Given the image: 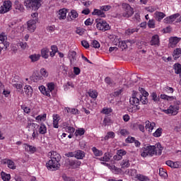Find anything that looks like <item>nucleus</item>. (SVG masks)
Listing matches in <instances>:
<instances>
[{
	"label": "nucleus",
	"instance_id": "1",
	"mask_svg": "<svg viewBox=\"0 0 181 181\" xmlns=\"http://www.w3.org/2000/svg\"><path fill=\"white\" fill-rule=\"evenodd\" d=\"M49 156L50 159L46 163V168L48 170H52L54 172L60 169V160H62V156L59 154L57 151H51L49 153Z\"/></svg>",
	"mask_w": 181,
	"mask_h": 181
},
{
	"label": "nucleus",
	"instance_id": "2",
	"mask_svg": "<svg viewBox=\"0 0 181 181\" xmlns=\"http://www.w3.org/2000/svg\"><path fill=\"white\" fill-rule=\"evenodd\" d=\"M163 147L160 143H158L156 146H147L142 148L141 156L146 158V156H154V155H162Z\"/></svg>",
	"mask_w": 181,
	"mask_h": 181
},
{
	"label": "nucleus",
	"instance_id": "3",
	"mask_svg": "<svg viewBox=\"0 0 181 181\" xmlns=\"http://www.w3.org/2000/svg\"><path fill=\"white\" fill-rule=\"evenodd\" d=\"M24 4L28 9L37 11L42 6V0H25Z\"/></svg>",
	"mask_w": 181,
	"mask_h": 181
},
{
	"label": "nucleus",
	"instance_id": "4",
	"mask_svg": "<svg viewBox=\"0 0 181 181\" xmlns=\"http://www.w3.org/2000/svg\"><path fill=\"white\" fill-rule=\"evenodd\" d=\"M122 8L123 9V13H122V16L123 18H131L132 15H134V8H132V6L127 4V3H123L122 4Z\"/></svg>",
	"mask_w": 181,
	"mask_h": 181
},
{
	"label": "nucleus",
	"instance_id": "5",
	"mask_svg": "<svg viewBox=\"0 0 181 181\" xmlns=\"http://www.w3.org/2000/svg\"><path fill=\"white\" fill-rule=\"evenodd\" d=\"M138 97H139V95H138V92L134 91L132 97L129 99V103L131 104V105L136 107L137 110H141V106L139 105L140 100Z\"/></svg>",
	"mask_w": 181,
	"mask_h": 181
},
{
	"label": "nucleus",
	"instance_id": "6",
	"mask_svg": "<svg viewBox=\"0 0 181 181\" xmlns=\"http://www.w3.org/2000/svg\"><path fill=\"white\" fill-rule=\"evenodd\" d=\"M180 107L177 105H170L169 107L166 110H163L162 112L167 115H177L179 114Z\"/></svg>",
	"mask_w": 181,
	"mask_h": 181
},
{
	"label": "nucleus",
	"instance_id": "7",
	"mask_svg": "<svg viewBox=\"0 0 181 181\" xmlns=\"http://www.w3.org/2000/svg\"><path fill=\"white\" fill-rule=\"evenodd\" d=\"M96 28L99 30H102L103 32H105L107 30H110V24L107 23L105 21L96 19Z\"/></svg>",
	"mask_w": 181,
	"mask_h": 181
},
{
	"label": "nucleus",
	"instance_id": "8",
	"mask_svg": "<svg viewBox=\"0 0 181 181\" xmlns=\"http://www.w3.org/2000/svg\"><path fill=\"white\" fill-rule=\"evenodd\" d=\"M12 8V2L11 1H6L4 2L3 6L0 7V13H6L9 12Z\"/></svg>",
	"mask_w": 181,
	"mask_h": 181
},
{
	"label": "nucleus",
	"instance_id": "9",
	"mask_svg": "<svg viewBox=\"0 0 181 181\" xmlns=\"http://www.w3.org/2000/svg\"><path fill=\"white\" fill-rule=\"evenodd\" d=\"M69 59L70 60L71 66H76L77 63V53L75 51H69Z\"/></svg>",
	"mask_w": 181,
	"mask_h": 181
},
{
	"label": "nucleus",
	"instance_id": "10",
	"mask_svg": "<svg viewBox=\"0 0 181 181\" xmlns=\"http://www.w3.org/2000/svg\"><path fill=\"white\" fill-rule=\"evenodd\" d=\"M36 23H37V21H36V20H30L27 22V29L31 33L36 30Z\"/></svg>",
	"mask_w": 181,
	"mask_h": 181
},
{
	"label": "nucleus",
	"instance_id": "11",
	"mask_svg": "<svg viewBox=\"0 0 181 181\" xmlns=\"http://www.w3.org/2000/svg\"><path fill=\"white\" fill-rule=\"evenodd\" d=\"M13 8H14V11L16 12H18V13H21L22 12H24L25 11V7H23V4H22V3H21L19 1L16 0L14 2L13 4Z\"/></svg>",
	"mask_w": 181,
	"mask_h": 181
},
{
	"label": "nucleus",
	"instance_id": "12",
	"mask_svg": "<svg viewBox=\"0 0 181 181\" xmlns=\"http://www.w3.org/2000/svg\"><path fill=\"white\" fill-rule=\"evenodd\" d=\"M151 45V46H155L156 47L160 46V38H159V35L156 34L152 36Z\"/></svg>",
	"mask_w": 181,
	"mask_h": 181
},
{
	"label": "nucleus",
	"instance_id": "13",
	"mask_svg": "<svg viewBox=\"0 0 181 181\" xmlns=\"http://www.w3.org/2000/svg\"><path fill=\"white\" fill-rule=\"evenodd\" d=\"M179 16H180V14H179V13H175V14L171 15L168 17H166L163 20V22H164V23H173V22H175V21H176V18H179Z\"/></svg>",
	"mask_w": 181,
	"mask_h": 181
},
{
	"label": "nucleus",
	"instance_id": "14",
	"mask_svg": "<svg viewBox=\"0 0 181 181\" xmlns=\"http://www.w3.org/2000/svg\"><path fill=\"white\" fill-rule=\"evenodd\" d=\"M68 165L71 169H77V168L81 165V161L78 160H69Z\"/></svg>",
	"mask_w": 181,
	"mask_h": 181
},
{
	"label": "nucleus",
	"instance_id": "15",
	"mask_svg": "<svg viewBox=\"0 0 181 181\" xmlns=\"http://www.w3.org/2000/svg\"><path fill=\"white\" fill-rule=\"evenodd\" d=\"M4 165H7L8 168L9 169H12L13 170H15L16 169V165H15V162H13L11 159L5 158L3 160Z\"/></svg>",
	"mask_w": 181,
	"mask_h": 181
},
{
	"label": "nucleus",
	"instance_id": "16",
	"mask_svg": "<svg viewBox=\"0 0 181 181\" xmlns=\"http://www.w3.org/2000/svg\"><path fill=\"white\" fill-rule=\"evenodd\" d=\"M67 16V9L62 8L58 11L57 18L59 21H64Z\"/></svg>",
	"mask_w": 181,
	"mask_h": 181
},
{
	"label": "nucleus",
	"instance_id": "17",
	"mask_svg": "<svg viewBox=\"0 0 181 181\" xmlns=\"http://www.w3.org/2000/svg\"><path fill=\"white\" fill-rule=\"evenodd\" d=\"M145 124V128L148 132H152V131H153V128L156 127V123L153 122H151L149 120L146 121Z\"/></svg>",
	"mask_w": 181,
	"mask_h": 181
},
{
	"label": "nucleus",
	"instance_id": "18",
	"mask_svg": "<svg viewBox=\"0 0 181 181\" xmlns=\"http://www.w3.org/2000/svg\"><path fill=\"white\" fill-rule=\"evenodd\" d=\"M92 15L95 16H100V18H106V15L105 13H104V11H103V10H101V8L100 9H97L95 8L93 10V12H92Z\"/></svg>",
	"mask_w": 181,
	"mask_h": 181
},
{
	"label": "nucleus",
	"instance_id": "19",
	"mask_svg": "<svg viewBox=\"0 0 181 181\" xmlns=\"http://www.w3.org/2000/svg\"><path fill=\"white\" fill-rule=\"evenodd\" d=\"M166 16V14H165L163 12L160 11H156L154 13V18L157 20L158 22H160L163 18Z\"/></svg>",
	"mask_w": 181,
	"mask_h": 181
},
{
	"label": "nucleus",
	"instance_id": "20",
	"mask_svg": "<svg viewBox=\"0 0 181 181\" xmlns=\"http://www.w3.org/2000/svg\"><path fill=\"white\" fill-rule=\"evenodd\" d=\"M169 41H170V47H175V46H176V45H177L180 41V38L177 37H171Z\"/></svg>",
	"mask_w": 181,
	"mask_h": 181
},
{
	"label": "nucleus",
	"instance_id": "21",
	"mask_svg": "<svg viewBox=\"0 0 181 181\" xmlns=\"http://www.w3.org/2000/svg\"><path fill=\"white\" fill-rule=\"evenodd\" d=\"M24 91L25 93L26 94V95H28V97H32L33 94V88H32V86H29V85H26L24 87Z\"/></svg>",
	"mask_w": 181,
	"mask_h": 181
},
{
	"label": "nucleus",
	"instance_id": "22",
	"mask_svg": "<svg viewBox=\"0 0 181 181\" xmlns=\"http://www.w3.org/2000/svg\"><path fill=\"white\" fill-rule=\"evenodd\" d=\"M49 48L44 47L41 49V55L40 57H42V59H49Z\"/></svg>",
	"mask_w": 181,
	"mask_h": 181
},
{
	"label": "nucleus",
	"instance_id": "23",
	"mask_svg": "<svg viewBox=\"0 0 181 181\" xmlns=\"http://www.w3.org/2000/svg\"><path fill=\"white\" fill-rule=\"evenodd\" d=\"M59 121H60V116L57 114L53 115V127L54 128H59Z\"/></svg>",
	"mask_w": 181,
	"mask_h": 181
},
{
	"label": "nucleus",
	"instance_id": "24",
	"mask_svg": "<svg viewBox=\"0 0 181 181\" xmlns=\"http://www.w3.org/2000/svg\"><path fill=\"white\" fill-rule=\"evenodd\" d=\"M88 94L90 98H93V100H96L97 97H98V92L97 90H93V89H90L88 91Z\"/></svg>",
	"mask_w": 181,
	"mask_h": 181
},
{
	"label": "nucleus",
	"instance_id": "25",
	"mask_svg": "<svg viewBox=\"0 0 181 181\" xmlns=\"http://www.w3.org/2000/svg\"><path fill=\"white\" fill-rule=\"evenodd\" d=\"M12 86L13 87L16 88V90H18V91H21V90L23 88V85H22V83H21L16 82V80H15V78L12 80Z\"/></svg>",
	"mask_w": 181,
	"mask_h": 181
},
{
	"label": "nucleus",
	"instance_id": "26",
	"mask_svg": "<svg viewBox=\"0 0 181 181\" xmlns=\"http://www.w3.org/2000/svg\"><path fill=\"white\" fill-rule=\"evenodd\" d=\"M86 157V153L81 150H78L75 153V158L76 159H83Z\"/></svg>",
	"mask_w": 181,
	"mask_h": 181
},
{
	"label": "nucleus",
	"instance_id": "27",
	"mask_svg": "<svg viewBox=\"0 0 181 181\" xmlns=\"http://www.w3.org/2000/svg\"><path fill=\"white\" fill-rule=\"evenodd\" d=\"M40 91L43 94V95H46V97H50V92L46 89L45 86H41L39 87Z\"/></svg>",
	"mask_w": 181,
	"mask_h": 181
},
{
	"label": "nucleus",
	"instance_id": "28",
	"mask_svg": "<svg viewBox=\"0 0 181 181\" xmlns=\"http://www.w3.org/2000/svg\"><path fill=\"white\" fill-rule=\"evenodd\" d=\"M33 80L34 83H42V81H44L43 77L39 74H34L33 76Z\"/></svg>",
	"mask_w": 181,
	"mask_h": 181
},
{
	"label": "nucleus",
	"instance_id": "29",
	"mask_svg": "<svg viewBox=\"0 0 181 181\" xmlns=\"http://www.w3.org/2000/svg\"><path fill=\"white\" fill-rule=\"evenodd\" d=\"M29 59H30L33 63H35V62H38V60H40V54H31L29 56Z\"/></svg>",
	"mask_w": 181,
	"mask_h": 181
},
{
	"label": "nucleus",
	"instance_id": "30",
	"mask_svg": "<svg viewBox=\"0 0 181 181\" xmlns=\"http://www.w3.org/2000/svg\"><path fill=\"white\" fill-rule=\"evenodd\" d=\"M134 180H139V181H148L149 177L146 175H144L142 174H138L136 177V179Z\"/></svg>",
	"mask_w": 181,
	"mask_h": 181
},
{
	"label": "nucleus",
	"instance_id": "31",
	"mask_svg": "<svg viewBox=\"0 0 181 181\" xmlns=\"http://www.w3.org/2000/svg\"><path fill=\"white\" fill-rule=\"evenodd\" d=\"M160 98H161V100H166L167 101H173V100H176V97L169 96L165 94H161Z\"/></svg>",
	"mask_w": 181,
	"mask_h": 181
},
{
	"label": "nucleus",
	"instance_id": "32",
	"mask_svg": "<svg viewBox=\"0 0 181 181\" xmlns=\"http://www.w3.org/2000/svg\"><path fill=\"white\" fill-rule=\"evenodd\" d=\"M47 132V127H46V125L45 124H41L39 127V134L41 135H45Z\"/></svg>",
	"mask_w": 181,
	"mask_h": 181
},
{
	"label": "nucleus",
	"instance_id": "33",
	"mask_svg": "<svg viewBox=\"0 0 181 181\" xmlns=\"http://www.w3.org/2000/svg\"><path fill=\"white\" fill-rule=\"evenodd\" d=\"M40 76L42 78H47L49 77V71L45 68H41L40 70Z\"/></svg>",
	"mask_w": 181,
	"mask_h": 181
},
{
	"label": "nucleus",
	"instance_id": "34",
	"mask_svg": "<svg viewBox=\"0 0 181 181\" xmlns=\"http://www.w3.org/2000/svg\"><path fill=\"white\" fill-rule=\"evenodd\" d=\"M69 16L71 19V21H74L76 18H78V13L76 10H71V12L69 13Z\"/></svg>",
	"mask_w": 181,
	"mask_h": 181
},
{
	"label": "nucleus",
	"instance_id": "35",
	"mask_svg": "<svg viewBox=\"0 0 181 181\" xmlns=\"http://www.w3.org/2000/svg\"><path fill=\"white\" fill-rule=\"evenodd\" d=\"M91 151L93 152V155H95V156H103V151L98 150L97 147H93Z\"/></svg>",
	"mask_w": 181,
	"mask_h": 181
},
{
	"label": "nucleus",
	"instance_id": "36",
	"mask_svg": "<svg viewBox=\"0 0 181 181\" xmlns=\"http://www.w3.org/2000/svg\"><path fill=\"white\" fill-rule=\"evenodd\" d=\"M115 138V133L114 132H108L104 137L105 141H108L110 139H114Z\"/></svg>",
	"mask_w": 181,
	"mask_h": 181
},
{
	"label": "nucleus",
	"instance_id": "37",
	"mask_svg": "<svg viewBox=\"0 0 181 181\" xmlns=\"http://www.w3.org/2000/svg\"><path fill=\"white\" fill-rule=\"evenodd\" d=\"M131 164L129 163V160L125 159L122 161L120 163V166L122 169H125V168H129Z\"/></svg>",
	"mask_w": 181,
	"mask_h": 181
},
{
	"label": "nucleus",
	"instance_id": "38",
	"mask_svg": "<svg viewBox=\"0 0 181 181\" xmlns=\"http://www.w3.org/2000/svg\"><path fill=\"white\" fill-rule=\"evenodd\" d=\"M147 26L149 29H155L156 28V23H155V19H151L147 23Z\"/></svg>",
	"mask_w": 181,
	"mask_h": 181
},
{
	"label": "nucleus",
	"instance_id": "39",
	"mask_svg": "<svg viewBox=\"0 0 181 181\" xmlns=\"http://www.w3.org/2000/svg\"><path fill=\"white\" fill-rule=\"evenodd\" d=\"M47 87L48 91H49V93H52V91H53L54 88H56V84L54 83V82H49L47 83Z\"/></svg>",
	"mask_w": 181,
	"mask_h": 181
},
{
	"label": "nucleus",
	"instance_id": "40",
	"mask_svg": "<svg viewBox=\"0 0 181 181\" xmlns=\"http://www.w3.org/2000/svg\"><path fill=\"white\" fill-rule=\"evenodd\" d=\"M159 176H160L162 179H168V173H166L163 168H160L159 169Z\"/></svg>",
	"mask_w": 181,
	"mask_h": 181
},
{
	"label": "nucleus",
	"instance_id": "41",
	"mask_svg": "<svg viewBox=\"0 0 181 181\" xmlns=\"http://www.w3.org/2000/svg\"><path fill=\"white\" fill-rule=\"evenodd\" d=\"M105 83H106L107 86H110V87H114V86H115V82H114L110 77H106L105 78Z\"/></svg>",
	"mask_w": 181,
	"mask_h": 181
},
{
	"label": "nucleus",
	"instance_id": "42",
	"mask_svg": "<svg viewBox=\"0 0 181 181\" xmlns=\"http://www.w3.org/2000/svg\"><path fill=\"white\" fill-rule=\"evenodd\" d=\"M174 70L175 74H181V64L177 63L174 64Z\"/></svg>",
	"mask_w": 181,
	"mask_h": 181
},
{
	"label": "nucleus",
	"instance_id": "43",
	"mask_svg": "<svg viewBox=\"0 0 181 181\" xmlns=\"http://www.w3.org/2000/svg\"><path fill=\"white\" fill-rule=\"evenodd\" d=\"M70 87L71 88H74V84L73 82L68 81L65 85H64V91L70 90Z\"/></svg>",
	"mask_w": 181,
	"mask_h": 181
},
{
	"label": "nucleus",
	"instance_id": "44",
	"mask_svg": "<svg viewBox=\"0 0 181 181\" xmlns=\"http://www.w3.org/2000/svg\"><path fill=\"white\" fill-rule=\"evenodd\" d=\"M181 56V49L177 48L173 52V57L174 59H179Z\"/></svg>",
	"mask_w": 181,
	"mask_h": 181
},
{
	"label": "nucleus",
	"instance_id": "45",
	"mask_svg": "<svg viewBox=\"0 0 181 181\" xmlns=\"http://www.w3.org/2000/svg\"><path fill=\"white\" fill-rule=\"evenodd\" d=\"M30 127L32 128H35L36 127H39V125L36 123H33L32 121L28 120V123H27V129H28V131H30Z\"/></svg>",
	"mask_w": 181,
	"mask_h": 181
},
{
	"label": "nucleus",
	"instance_id": "46",
	"mask_svg": "<svg viewBox=\"0 0 181 181\" xmlns=\"http://www.w3.org/2000/svg\"><path fill=\"white\" fill-rule=\"evenodd\" d=\"M100 112L101 114L109 115V114H111V112H112V109L111 107H104Z\"/></svg>",
	"mask_w": 181,
	"mask_h": 181
},
{
	"label": "nucleus",
	"instance_id": "47",
	"mask_svg": "<svg viewBox=\"0 0 181 181\" xmlns=\"http://www.w3.org/2000/svg\"><path fill=\"white\" fill-rule=\"evenodd\" d=\"M151 97H152V100L153 101H154V103H159V101H160V98H159L158 96V94H156V92H153L151 93Z\"/></svg>",
	"mask_w": 181,
	"mask_h": 181
},
{
	"label": "nucleus",
	"instance_id": "48",
	"mask_svg": "<svg viewBox=\"0 0 181 181\" xmlns=\"http://www.w3.org/2000/svg\"><path fill=\"white\" fill-rule=\"evenodd\" d=\"M118 46L120 49H122V50H125V49L128 48V45H127V41H119Z\"/></svg>",
	"mask_w": 181,
	"mask_h": 181
},
{
	"label": "nucleus",
	"instance_id": "49",
	"mask_svg": "<svg viewBox=\"0 0 181 181\" xmlns=\"http://www.w3.org/2000/svg\"><path fill=\"white\" fill-rule=\"evenodd\" d=\"M46 117H47V115L46 113H44L42 115H39L35 117L36 121H46Z\"/></svg>",
	"mask_w": 181,
	"mask_h": 181
},
{
	"label": "nucleus",
	"instance_id": "50",
	"mask_svg": "<svg viewBox=\"0 0 181 181\" xmlns=\"http://www.w3.org/2000/svg\"><path fill=\"white\" fill-rule=\"evenodd\" d=\"M90 46L92 47H94V49H100V45L98 41H97L96 40H93L90 43Z\"/></svg>",
	"mask_w": 181,
	"mask_h": 181
},
{
	"label": "nucleus",
	"instance_id": "51",
	"mask_svg": "<svg viewBox=\"0 0 181 181\" xmlns=\"http://www.w3.org/2000/svg\"><path fill=\"white\" fill-rule=\"evenodd\" d=\"M1 179L4 181H9L11 180V175L10 174H6L4 172L1 173Z\"/></svg>",
	"mask_w": 181,
	"mask_h": 181
},
{
	"label": "nucleus",
	"instance_id": "52",
	"mask_svg": "<svg viewBox=\"0 0 181 181\" xmlns=\"http://www.w3.org/2000/svg\"><path fill=\"white\" fill-rule=\"evenodd\" d=\"M129 175L130 176H132V177H134V180L136 178V176H138V172L136 169H131L128 172Z\"/></svg>",
	"mask_w": 181,
	"mask_h": 181
},
{
	"label": "nucleus",
	"instance_id": "53",
	"mask_svg": "<svg viewBox=\"0 0 181 181\" xmlns=\"http://www.w3.org/2000/svg\"><path fill=\"white\" fill-rule=\"evenodd\" d=\"M75 134L76 136H82V135H84V134H86V130L83 128H81L76 129Z\"/></svg>",
	"mask_w": 181,
	"mask_h": 181
},
{
	"label": "nucleus",
	"instance_id": "54",
	"mask_svg": "<svg viewBox=\"0 0 181 181\" xmlns=\"http://www.w3.org/2000/svg\"><path fill=\"white\" fill-rule=\"evenodd\" d=\"M155 138H159V136H162V128L159 127L156 130V132L153 134Z\"/></svg>",
	"mask_w": 181,
	"mask_h": 181
},
{
	"label": "nucleus",
	"instance_id": "55",
	"mask_svg": "<svg viewBox=\"0 0 181 181\" xmlns=\"http://www.w3.org/2000/svg\"><path fill=\"white\" fill-rule=\"evenodd\" d=\"M139 101L141 103H142L144 105L148 104V98L147 96H142V95H139Z\"/></svg>",
	"mask_w": 181,
	"mask_h": 181
},
{
	"label": "nucleus",
	"instance_id": "56",
	"mask_svg": "<svg viewBox=\"0 0 181 181\" xmlns=\"http://www.w3.org/2000/svg\"><path fill=\"white\" fill-rule=\"evenodd\" d=\"M123 91H124L123 88L117 89V90H115V92L113 93V96L114 97H119L121 95V94H122Z\"/></svg>",
	"mask_w": 181,
	"mask_h": 181
},
{
	"label": "nucleus",
	"instance_id": "57",
	"mask_svg": "<svg viewBox=\"0 0 181 181\" xmlns=\"http://www.w3.org/2000/svg\"><path fill=\"white\" fill-rule=\"evenodd\" d=\"M66 132H68V134H74V131H76V129L73 127L66 126L65 127Z\"/></svg>",
	"mask_w": 181,
	"mask_h": 181
},
{
	"label": "nucleus",
	"instance_id": "58",
	"mask_svg": "<svg viewBox=\"0 0 181 181\" xmlns=\"http://www.w3.org/2000/svg\"><path fill=\"white\" fill-rule=\"evenodd\" d=\"M117 153L122 159V157L125 156V155H127V151L123 150V149L117 150Z\"/></svg>",
	"mask_w": 181,
	"mask_h": 181
},
{
	"label": "nucleus",
	"instance_id": "59",
	"mask_svg": "<svg viewBox=\"0 0 181 181\" xmlns=\"http://www.w3.org/2000/svg\"><path fill=\"white\" fill-rule=\"evenodd\" d=\"M27 146V149H28L29 152L31 153H35L36 152V147L30 146L29 144H25Z\"/></svg>",
	"mask_w": 181,
	"mask_h": 181
},
{
	"label": "nucleus",
	"instance_id": "60",
	"mask_svg": "<svg viewBox=\"0 0 181 181\" xmlns=\"http://www.w3.org/2000/svg\"><path fill=\"white\" fill-rule=\"evenodd\" d=\"M119 134L122 136H127V135H129V132L125 129H121L119 130Z\"/></svg>",
	"mask_w": 181,
	"mask_h": 181
},
{
	"label": "nucleus",
	"instance_id": "61",
	"mask_svg": "<svg viewBox=\"0 0 181 181\" xmlns=\"http://www.w3.org/2000/svg\"><path fill=\"white\" fill-rule=\"evenodd\" d=\"M21 110H23V112L25 114H30V108L26 107V105H23L21 106Z\"/></svg>",
	"mask_w": 181,
	"mask_h": 181
},
{
	"label": "nucleus",
	"instance_id": "62",
	"mask_svg": "<svg viewBox=\"0 0 181 181\" xmlns=\"http://www.w3.org/2000/svg\"><path fill=\"white\" fill-rule=\"evenodd\" d=\"M109 124H111V118L105 117L103 119V125L107 127Z\"/></svg>",
	"mask_w": 181,
	"mask_h": 181
},
{
	"label": "nucleus",
	"instance_id": "63",
	"mask_svg": "<svg viewBox=\"0 0 181 181\" xmlns=\"http://www.w3.org/2000/svg\"><path fill=\"white\" fill-rule=\"evenodd\" d=\"M127 110L129 112H136V111H139V110L136 109V106H130L129 107H127Z\"/></svg>",
	"mask_w": 181,
	"mask_h": 181
},
{
	"label": "nucleus",
	"instance_id": "64",
	"mask_svg": "<svg viewBox=\"0 0 181 181\" xmlns=\"http://www.w3.org/2000/svg\"><path fill=\"white\" fill-rule=\"evenodd\" d=\"M62 178L64 181H76V180L74 179V177H67V175H64L62 176Z\"/></svg>",
	"mask_w": 181,
	"mask_h": 181
}]
</instances>
